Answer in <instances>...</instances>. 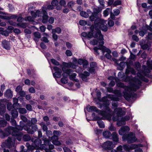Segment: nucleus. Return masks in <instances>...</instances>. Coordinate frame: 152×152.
Instances as JSON below:
<instances>
[{
	"instance_id": "obj_1",
	"label": "nucleus",
	"mask_w": 152,
	"mask_h": 152,
	"mask_svg": "<svg viewBox=\"0 0 152 152\" xmlns=\"http://www.w3.org/2000/svg\"><path fill=\"white\" fill-rule=\"evenodd\" d=\"M5 131L7 132L6 134L3 133V136L0 135L1 137L4 138L5 137L7 136L10 134L11 133L14 137H8L4 142L2 143L1 145L2 148L7 147L10 148L14 146L16 139L19 141L21 140L23 134L21 132L16 130L15 128L9 126L5 129Z\"/></svg>"
},
{
	"instance_id": "obj_2",
	"label": "nucleus",
	"mask_w": 152,
	"mask_h": 152,
	"mask_svg": "<svg viewBox=\"0 0 152 152\" xmlns=\"http://www.w3.org/2000/svg\"><path fill=\"white\" fill-rule=\"evenodd\" d=\"M141 85V83L140 81H138V84L135 86V85L133 84L131 85L130 87L125 86L124 83L121 82H118L116 85L118 87L124 88L126 91L124 93V98L127 100H129L131 98H132L135 97L136 95L134 93L132 92V91H135L137 90L139 88Z\"/></svg>"
},
{
	"instance_id": "obj_3",
	"label": "nucleus",
	"mask_w": 152,
	"mask_h": 152,
	"mask_svg": "<svg viewBox=\"0 0 152 152\" xmlns=\"http://www.w3.org/2000/svg\"><path fill=\"white\" fill-rule=\"evenodd\" d=\"M109 104L104 106L103 109L105 111H101L98 110L94 106H91L87 109L88 111H95L99 113V114L103 116L104 118L108 119H110L113 114V112L108 107Z\"/></svg>"
},
{
	"instance_id": "obj_4",
	"label": "nucleus",
	"mask_w": 152,
	"mask_h": 152,
	"mask_svg": "<svg viewBox=\"0 0 152 152\" xmlns=\"http://www.w3.org/2000/svg\"><path fill=\"white\" fill-rule=\"evenodd\" d=\"M20 125L18 126L15 128L16 130L21 131L23 129L28 133L32 134L38 129L37 126L31 125L29 121L26 124L22 121H20Z\"/></svg>"
},
{
	"instance_id": "obj_5",
	"label": "nucleus",
	"mask_w": 152,
	"mask_h": 152,
	"mask_svg": "<svg viewBox=\"0 0 152 152\" xmlns=\"http://www.w3.org/2000/svg\"><path fill=\"white\" fill-rule=\"evenodd\" d=\"M95 33L93 32V37L97 38L99 41L93 39L91 41V44L93 45H96L100 46H102L104 44L103 35L101 34L100 31L98 29V28H97V29L95 31Z\"/></svg>"
},
{
	"instance_id": "obj_6",
	"label": "nucleus",
	"mask_w": 152,
	"mask_h": 152,
	"mask_svg": "<svg viewBox=\"0 0 152 152\" xmlns=\"http://www.w3.org/2000/svg\"><path fill=\"white\" fill-rule=\"evenodd\" d=\"M122 139L124 141H127L129 143H134L136 141L137 139L135 135L132 132L129 134L124 135L122 137Z\"/></svg>"
},
{
	"instance_id": "obj_7",
	"label": "nucleus",
	"mask_w": 152,
	"mask_h": 152,
	"mask_svg": "<svg viewBox=\"0 0 152 152\" xmlns=\"http://www.w3.org/2000/svg\"><path fill=\"white\" fill-rule=\"evenodd\" d=\"M94 49L95 52L97 53L98 55L99 54L98 52V50H101L102 51L103 54H104L105 52H106L107 53L105 55V57L108 59H110L111 58V56L110 54L111 53V50L109 49L106 48V47L103 46L102 48H97L96 47H95Z\"/></svg>"
},
{
	"instance_id": "obj_8",
	"label": "nucleus",
	"mask_w": 152,
	"mask_h": 152,
	"mask_svg": "<svg viewBox=\"0 0 152 152\" xmlns=\"http://www.w3.org/2000/svg\"><path fill=\"white\" fill-rule=\"evenodd\" d=\"M126 65L127 66V68L126 70L125 73L126 75L129 74L130 73L133 75H135L136 72L134 69L130 67V66L128 64H126L124 62H121L120 63V66L122 69H124L126 66Z\"/></svg>"
},
{
	"instance_id": "obj_9",
	"label": "nucleus",
	"mask_w": 152,
	"mask_h": 152,
	"mask_svg": "<svg viewBox=\"0 0 152 152\" xmlns=\"http://www.w3.org/2000/svg\"><path fill=\"white\" fill-rule=\"evenodd\" d=\"M114 111L116 113L117 116L113 117V120L114 121H118L119 117H121L126 114V112L123 110L120 107L115 109Z\"/></svg>"
},
{
	"instance_id": "obj_10",
	"label": "nucleus",
	"mask_w": 152,
	"mask_h": 152,
	"mask_svg": "<svg viewBox=\"0 0 152 152\" xmlns=\"http://www.w3.org/2000/svg\"><path fill=\"white\" fill-rule=\"evenodd\" d=\"M124 81L125 82H134V83L132 84L131 85H132L133 84H135V86L137 85L138 84V81H141L139 80L136 77H133L132 75L130 76H127L126 77H124L123 79Z\"/></svg>"
},
{
	"instance_id": "obj_11",
	"label": "nucleus",
	"mask_w": 152,
	"mask_h": 152,
	"mask_svg": "<svg viewBox=\"0 0 152 152\" xmlns=\"http://www.w3.org/2000/svg\"><path fill=\"white\" fill-rule=\"evenodd\" d=\"M31 14L32 17L28 16L27 17V20L29 21H33L34 19L37 17L42 16V13L39 10L35 12L34 11H31Z\"/></svg>"
},
{
	"instance_id": "obj_12",
	"label": "nucleus",
	"mask_w": 152,
	"mask_h": 152,
	"mask_svg": "<svg viewBox=\"0 0 152 152\" xmlns=\"http://www.w3.org/2000/svg\"><path fill=\"white\" fill-rule=\"evenodd\" d=\"M91 29L92 32H89L88 33L86 32H83L81 34V35L83 37H88V38H91L93 37V32H94V30H96L97 29L96 27H94V26H92L91 27Z\"/></svg>"
},
{
	"instance_id": "obj_13",
	"label": "nucleus",
	"mask_w": 152,
	"mask_h": 152,
	"mask_svg": "<svg viewBox=\"0 0 152 152\" xmlns=\"http://www.w3.org/2000/svg\"><path fill=\"white\" fill-rule=\"evenodd\" d=\"M102 147L104 150H109L113 148L115 146L112 141H108L104 142L102 145Z\"/></svg>"
},
{
	"instance_id": "obj_14",
	"label": "nucleus",
	"mask_w": 152,
	"mask_h": 152,
	"mask_svg": "<svg viewBox=\"0 0 152 152\" xmlns=\"http://www.w3.org/2000/svg\"><path fill=\"white\" fill-rule=\"evenodd\" d=\"M46 9L47 8L46 7H44L42 11H40L42 13V22L44 23H47L48 20V17L46 10Z\"/></svg>"
},
{
	"instance_id": "obj_15",
	"label": "nucleus",
	"mask_w": 152,
	"mask_h": 152,
	"mask_svg": "<svg viewBox=\"0 0 152 152\" xmlns=\"http://www.w3.org/2000/svg\"><path fill=\"white\" fill-rule=\"evenodd\" d=\"M99 22L98 23L94 24L95 26H97L99 28H101L102 30L106 31L107 30V26L104 24V21L102 19H99Z\"/></svg>"
},
{
	"instance_id": "obj_16",
	"label": "nucleus",
	"mask_w": 152,
	"mask_h": 152,
	"mask_svg": "<svg viewBox=\"0 0 152 152\" xmlns=\"http://www.w3.org/2000/svg\"><path fill=\"white\" fill-rule=\"evenodd\" d=\"M55 72L53 73V77H54L60 78L61 76V73L62 72L61 70L56 66L53 67Z\"/></svg>"
},
{
	"instance_id": "obj_17",
	"label": "nucleus",
	"mask_w": 152,
	"mask_h": 152,
	"mask_svg": "<svg viewBox=\"0 0 152 152\" xmlns=\"http://www.w3.org/2000/svg\"><path fill=\"white\" fill-rule=\"evenodd\" d=\"M130 119V116H126L121 118V120L118 121L117 122V125L118 126H121L124 125L126 124V121H127Z\"/></svg>"
},
{
	"instance_id": "obj_18",
	"label": "nucleus",
	"mask_w": 152,
	"mask_h": 152,
	"mask_svg": "<svg viewBox=\"0 0 152 152\" xmlns=\"http://www.w3.org/2000/svg\"><path fill=\"white\" fill-rule=\"evenodd\" d=\"M130 130V128L127 126H124L122 127L119 130L118 132L120 135H124V134L126 132H128Z\"/></svg>"
},
{
	"instance_id": "obj_19",
	"label": "nucleus",
	"mask_w": 152,
	"mask_h": 152,
	"mask_svg": "<svg viewBox=\"0 0 152 152\" xmlns=\"http://www.w3.org/2000/svg\"><path fill=\"white\" fill-rule=\"evenodd\" d=\"M1 45L3 48L7 50H10L11 48V45L10 42L6 40L2 41Z\"/></svg>"
},
{
	"instance_id": "obj_20",
	"label": "nucleus",
	"mask_w": 152,
	"mask_h": 152,
	"mask_svg": "<svg viewBox=\"0 0 152 152\" xmlns=\"http://www.w3.org/2000/svg\"><path fill=\"white\" fill-rule=\"evenodd\" d=\"M32 142L31 145L35 148H40V147L41 145L42 141L39 139H36L34 142H33V141Z\"/></svg>"
},
{
	"instance_id": "obj_21",
	"label": "nucleus",
	"mask_w": 152,
	"mask_h": 152,
	"mask_svg": "<svg viewBox=\"0 0 152 152\" xmlns=\"http://www.w3.org/2000/svg\"><path fill=\"white\" fill-rule=\"evenodd\" d=\"M90 74L89 72L85 71L83 73H82L80 75V76L83 81H87L88 80L87 77L89 76Z\"/></svg>"
},
{
	"instance_id": "obj_22",
	"label": "nucleus",
	"mask_w": 152,
	"mask_h": 152,
	"mask_svg": "<svg viewBox=\"0 0 152 152\" xmlns=\"http://www.w3.org/2000/svg\"><path fill=\"white\" fill-rule=\"evenodd\" d=\"M34 39L36 42L38 41L39 39L41 38V35L40 33L38 32H35L34 33Z\"/></svg>"
},
{
	"instance_id": "obj_23",
	"label": "nucleus",
	"mask_w": 152,
	"mask_h": 152,
	"mask_svg": "<svg viewBox=\"0 0 152 152\" xmlns=\"http://www.w3.org/2000/svg\"><path fill=\"white\" fill-rule=\"evenodd\" d=\"M5 96L8 98H10L12 97V92L10 89L7 90L4 94Z\"/></svg>"
},
{
	"instance_id": "obj_24",
	"label": "nucleus",
	"mask_w": 152,
	"mask_h": 152,
	"mask_svg": "<svg viewBox=\"0 0 152 152\" xmlns=\"http://www.w3.org/2000/svg\"><path fill=\"white\" fill-rule=\"evenodd\" d=\"M112 140L113 141L115 142H118V141L119 138L118 135L117 133L114 132H113L111 135Z\"/></svg>"
},
{
	"instance_id": "obj_25",
	"label": "nucleus",
	"mask_w": 152,
	"mask_h": 152,
	"mask_svg": "<svg viewBox=\"0 0 152 152\" xmlns=\"http://www.w3.org/2000/svg\"><path fill=\"white\" fill-rule=\"evenodd\" d=\"M103 135L104 137L107 138H110L112 134L108 131H104L103 132Z\"/></svg>"
},
{
	"instance_id": "obj_26",
	"label": "nucleus",
	"mask_w": 152,
	"mask_h": 152,
	"mask_svg": "<svg viewBox=\"0 0 152 152\" xmlns=\"http://www.w3.org/2000/svg\"><path fill=\"white\" fill-rule=\"evenodd\" d=\"M40 148L42 150H45L46 152H51V151L48 148V145L46 144H41Z\"/></svg>"
},
{
	"instance_id": "obj_27",
	"label": "nucleus",
	"mask_w": 152,
	"mask_h": 152,
	"mask_svg": "<svg viewBox=\"0 0 152 152\" xmlns=\"http://www.w3.org/2000/svg\"><path fill=\"white\" fill-rule=\"evenodd\" d=\"M142 146V145L140 144L138 145L136 144H132L130 145V150L134 149H135L137 147Z\"/></svg>"
},
{
	"instance_id": "obj_28",
	"label": "nucleus",
	"mask_w": 152,
	"mask_h": 152,
	"mask_svg": "<svg viewBox=\"0 0 152 152\" xmlns=\"http://www.w3.org/2000/svg\"><path fill=\"white\" fill-rule=\"evenodd\" d=\"M97 15L94 13H92V15L89 17L90 20L91 21H94L96 20L97 18Z\"/></svg>"
},
{
	"instance_id": "obj_29",
	"label": "nucleus",
	"mask_w": 152,
	"mask_h": 152,
	"mask_svg": "<svg viewBox=\"0 0 152 152\" xmlns=\"http://www.w3.org/2000/svg\"><path fill=\"white\" fill-rule=\"evenodd\" d=\"M11 115L12 117L14 118H16L18 115V113L16 110L14 109L12 110L11 112Z\"/></svg>"
},
{
	"instance_id": "obj_30",
	"label": "nucleus",
	"mask_w": 152,
	"mask_h": 152,
	"mask_svg": "<svg viewBox=\"0 0 152 152\" xmlns=\"http://www.w3.org/2000/svg\"><path fill=\"white\" fill-rule=\"evenodd\" d=\"M107 96L109 98L111 99L113 101H119V99L117 97H115V95H113L110 94L108 95Z\"/></svg>"
},
{
	"instance_id": "obj_31",
	"label": "nucleus",
	"mask_w": 152,
	"mask_h": 152,
	"mask_svg": "<svg viewBox=\"0 0 152 152\" xmlns=\"http://www.w3.org/2000/svg\"><path fill=\"white\" fill-rule=\"evenodd\" d=\"M61 28L59 27H57L55 29H52V33H57L58 34L61 33Z\"/></svg>"
},
{
	"instance_id": "obj_32",
	"label": "nucleus",
	"mask_w": 152,
	"mask_h": 152,
	"mask_svg": "<svg viewBox=\"0 0 152 152\" xmlns=\"http://www.w3.org/2000/svg\"><path fill=\"white\" fill-rule=\"evenodd\" d=\"M6 110V107L5 106H1L0 107V115H3L5 113Z\"/></svg>"
},
{
	"instance_id": "obj_33",
	"label": "nucleus",
	"mask_w": 152,
	"mask_h": 152,
	"mask_svg": "<svg viewBox=\"0 0 152 152\" xmlns=\"http://www.w3.org/2000/svg\"><path fill=\"white\" fill-rule=\"evenodd\" d=\"M77 75V74L75 73H74L72 74L71 75L69 76V79L72 80H75L76 82L78 81V80L77 79H75V78Z\"/></svg>"
},
{
	"instance_id": "obj_34",
	"label": "nucleus",
	"mask_w": 152,
	"mask_h": 152,
	"mask_svg": "<svg viewBox=\"0 0 152 152\" xmlns=\"http://www.w3.org/2000/svg\"><path fill=\"white\" fill-rule=\"evenodd\" d=\"M23 139L25 141H29L31 140V137L28 134H26L23 136Z\"/></svg>"
},
{
	"instance_id": "obj_35",
	"label": "nucleus",
	"mask_w": 152,
	"mask_h": 152,
	"mask_svg": "<svg viewBox=\"0 0 152 152\" xmlns=\"http://www.w3.org/2000/svg\"><path fill=\"white\" fill-rule=\"evenodd\" d=\"M134 67L137 70H139L140 69L141 65L139 62H136L135 63Z\"/></svg>"
},
{
	"instance_id": "obj_36",
	"label": "nucleus",
	"mask_w": 152,
	"mask_h": 152,
	"mask_svg": "<svg viewBox=\"0 0 152 152\" xmlns=\"http://www.w3.org/2000/svg\"><path fill=\"white\" fill-rule=\"evenodd\" d=\"M7 122L4 120H0V127H4L7 125Z\"/></svg>"
},
{
	"instance_id": "obj_37",
	"label": "nucleus",
	"mask_w": 152,
	"mask_h": 152,
	"mask_svg": "<svg viewBox=\"0 0 152 152\" xmlns=\"http://www.w3.org/2000/svg\"><path fill=\"white\" fill-rule=\"evenodd\" d=\"M18 111L20 113L22 114H26L27 111L25 108H20L18 109Z\"/></svg>"
},
{
	"instance_id": "obj_38",
	"label": "nucleus",
	"mask_w": 152,
	"mask_h": 152,
	"mask_svg": "<svg viewBox=\"0 0 152 152\" xmlns=\"http://www.w3.org/2000/svg\"><path fill=\"white\" fill-rule=\"evenodd\" d=\"M97 123L99 127L101 128H104L105 127V125L103 121L100 120H98L97 121Z\"/></svg>"
},
{
	"instance_id": "obj_39",
	"label": "nucleus",
	"mask_w": 152,
	"mask_h": 152,
	"mask_svg": "<svg viewBox=\"0 0 152 152\" xmlns=\"http://www.w3.org/2000/svg\"><path fill=\"white\" fill-rule=\"evenodd\" d=\"M62 70L63 72L66 71L67 73L68 74V75H70V74H71V72H72V70L71 69H67L66 70L65 68L64 67H62Z\"/></svg>"
},
{
	"instance_id": "obj_40",
	"label": "nucleus",
	"mask_w": 152,
	"mask_h": 152,
	"mask_svg": "<svg viewBox=\"0 0 152 152\" xmlns=\"http://www.w3.org/2000/svg\"><path fill=\"white\" fill-rule=\"evenodd\" d=\"M80 15L82 16L85 18H87L89 16V15H88V13L84 11L81 12H80Z\"/></svg>"
},
{
	"instance_id": "obj_41",
	"label": "nucleus",
	"mask_w": 152,
	"mask_h": 152,
	"mask_svg": "<svg viewBox=\"0 0 152 152\" xmlns=\"http://www.w3.org/2000/svg\"><path fill=\"white\" fill-rule=\"evenodd\" d=\"M41 126L42 127V129L44 131H48V128L47 126L45 125L44 123H42L40 124Z\"/></svg>"
},
{
	"instance_id": "obj_42",
	"label": "nucleus",
	"mask_w": 152,
	"mask_h": 152,
	"mask_svg": "<svg viewBox=\"0 0 152 152\" xmlns=\"http://www.w3.org/2000/svg\"><path fill=\"white\" fill-rule=\"evenodd\" d=\"M51 61L54 65L58 66L59 65V62L54 59H51Z\"/></svg>"
},
{
	"instance_id": "obj_43",
	"label": "nucleus",
	"mask_w": 152,
	"mask_h": 152,
	"mask_svg": "<svg viewBox=\"0 0 152 152\" xmlns=\"http://www.w3.org/2000/svg\"><path fill=\"white\" fill-rule=\"evenodd\" d=\"M51 138V140L53 141L52 142L54 144H55L54 143V141L55 142L57 141L58 140V137L56 135H54L53 136H52Z\"/></svg>"
},
{
	"instance_id": "obj_44",
	"label": "nucleus",
	"mask_w": 152,
	"mask_h": 152,
	"mask_svg": "<svg viewBox=\"0 0 152 152\" xmlns=\"http://www.w3.org/2000/svg\"><path fill=\"white\" fill-rule=\"evenodd\" d=\"M113 93L119 96H121V92L120 91L118 90H114Z\"/></svg>"
},
{
	"instance_id": "obj_45",
	"label": "nucleus",
	"mask_w": 152,
	"mask_h": 152,
	"mask_svg": "<svg viewBox=\"0 0 152 152\" xmlns=\"http://www.w3.org/2000/svg\"><path fill=\"white\" fill-rule=\"evenodd\" d=\"M7 109L9 111L12 110L13 109V107L12 104L10 103H9L7 104Z\"/></svg>"
},
{
	"instance_id": "obj_46",
	"label": "nucleus",
	"mask_w": 152,
	"mask_h": 152,
	"mask_svg": "<svg viewBox=\"0 0 152 152\" xmlns=\"http://www.w3.org/2000/svg\"><path fill=\"white\" fill-rule=\"evenodd\" d=\"M147 64L148 67L151 69H152V61H147Z\"/></svg>"
},
{
	"instance_id": "obj_47",
	"label": "nucleus",
	"mask_w": 152,
	"mask_h": 152,
	"mask_svg": "<svg viewBox=\"0 0 152 152\" xmlns=\"http://www.w3.org/2000/svg\"><path fill=\"white\" fill-rule=\"evenodd\" d=\"M123 148L125 151H129L130 150V145H129L125 144L123 145Z\"/></svg>"
},
{
	"instance_id": "obj_48",
	"label": "nucleus",
	"mask_w": 152,
	"mask_h": 152,
	"mask_svg": "<svg viewBox=\"0 0 152 152\" xmlns=\"http://www.w3.org/2000/svg\"><path fill=\"white\" fill-rule=\"evenodd\" d=\"M20 118L23 121H21L23 122L25 124H26V123L27 122L28 120L24 116L21 115L20 116Z\"/></svg>"
},
{
	"instance_id": "obj_49",
	"label": "nucleus",
	"mask_w": 152,
	"mask_h": 152,
	"mask_svg": "<svg viewBox=\"0 0 152 152\" xmlns=\"http://www.w3.org/2000/svg\"><path fill=\"white\" fill-rule=\"evenodd\" d=\"M90 68L95 69L97 66V64L96 62H92L90 64Z\"/></svg>"
},
{
	"instance_id": "obj_50",
	"label": "nucleus",
	"mask_w": 152,
	"mask_h": 152,
	"mask_svg": "<svg viewBox=\"0 0 152 152\" xmlns=\"http://www.w3.org/2000/svg\"><path fill=\"white\" fill-rule=\"evenodd\" d=\"M46 134L47 136L49 138H51L52 137V133L51 131L50 130L46 131Z\"/></svg>"
},
{
	"instance_id": "obj_51",
	"label": "nucleus",
	"mask_w": 152,
	"mask_h": 152,
	"mask_svg": "<svg viewBox=\"0 0 152 152\" xmlns=\"http://www.w3.org/2000/svg\"><path fill=\"white\" fill-rule=\"evenodd\" d=\"M26 107L27 110L29 111L32 110V107L30 104H27L26 106Z\"/></svg>"
},
{
	"instance_id": "obj_52",
	"label": "nucleus",
	"mask_w": 152,
	"mask_h": 152,
	"mask_svg": "<svg viewBox=\"0 0 152 152\" xmlns=\"http://www.w3.org/2000/svg\"><path fill=\"white\" fill-rule=\"evenodd\" d=\"M79 23L80 25L84 26L87 24V22L84 20H80L79 22Z\"/></svg>"
},
{
	"instance_id": "obj_53",
	"label": "nucleus",
	"mask_w": 152,
	"mask_h": 152,
	"mask_svg": "<svg viewBox=\"0 0 152 152\" xmlns=\"http://www.w3.org/2000/svg\"><path fill=\"white\" fill-rule=\"evenodd\" d=\"M58 4V2L57 0H53L51 2L52 5L54 7L57 5Z\"/></svg>"
},
{
	"instance_id": "obj_54",
	"label": "nucleus",
	"mask_w": 152,
	"mask_h": 152,
	"mask_svg": "<svg viewBox=\"0 0 152 152\" xmlns=\"http://www.w3.org/2000/svg\"><path fill=\"white\" fill-rule=\"evenodd\" d=\"M132 38L133 40L135 41L136 42H138L139 40V39L138 37L137 36L135 35H132Z\"/></svg>"
},
{
	"instance_id": "obj_55",
	"label": "nucleus",
	"mask_w": 152,
	"mask_h": 152,
	"mask_svg": "<svg viewBox=\"0 0 152 152\" xmlns=\"http://www.w3.org/2000/svg\"><path fill=\"white\" fill-rule=\"evenodd\" d=\"M37 120L35 118H32L31 120V122L32 124H34L37 123Z\"/></svg>"
},
{
	"instance_id": "obj_56",
	"label": "nucleus",
	"mask_w": 152,
	"mask_h": 152,
	"mask_svg": "<svg viewBox=\"0 0 152 152\" xmlns=\"http://www.w3.org/2000/svg\"><path fill=\"white\" fill-rule=\"evenodd\" d=\"M88 70L89 71V73H95V69L94 68H90L88 69Z\"/></svg>"
},
{
	"instance_id": "obj_57",
	"label": "nucleus",
	"mask_w": 152,
	"mask_h": 152,
	"mask_svg": "<svg viewBox=\"0 0 152 152\" xmlns=\"http://www.w3.org/2000/svg\"><path fill=\"white\" fill-rule=\"evenodd\" d=\"M121 1L120 0H117L115 1L113 3V5L114 6H115L117 5H120L121 4Z\"/></svg>"
},
{
	"instance_id": "obj_58",
	"label": "nucleus",
	"mask_w": 152,
	"mask_h": 152,
	"mask_svg": "<svg viewBox=\"0 0 152 152\" xmlns=\"http://www.w3.org/2000/svg\"><path fill=\"white\" fill-rule=\"evenodd\" d=\"M108 24L110 27L113 26L114 25V22L112 20H109L108 22Z\"/></svg>"
},
{
	"instance_id": "obj_59",
	"label": "nucleus",
	"mask_w": 152,
	"mask_h": 152,
	"mask_svg": "<svg viewBox=\"0 0 152 152\" xmlns=\"http://www.w3.org/2000/svg\"><path fill=\"white\" fill-rule=\"evenodd\" d=\"M61 133V132L57 130H55L53 132L54 135L57 136L60 135Z\"/></svg>"
},
{
	"instance_id": "obj_60",
	"label": "nucleus",
	"mask_w": 152,
	"mask_h": 152,
	"mask_svg": "<svg viewBox=\"0 0 152 152\" xmlns=\"http://www.w3.org/2000/svg\"><path fill=\"white\" fill-rule=\"evenodd\" d=\"M3 117L7 121H9L10 119V115L7 114H5Z\"/></svg>"
},
{
	"instance_id": "obj_61",
	"label": "nucleus",
	"mask_w": 152,
	"mask_h": 152,
	"mask_svg": "<svg viewBox=\"0 0 152 152\" xmlns=\"http://www.w3.org/2000/svg\"><path fill=\"white\" fill-rule=\"evenodd\" d=\"M61 82L64 84L67 83L68 82L67 80L65 78H62L61 79Z\"/></svg>"
},
{
	"instance_id": "obj_62",
	"label": "nucleus",
	"mask_w": 152,
	"mask_h": 152,
	"mask_svg": "<svg viewBox=\"0 0 152 152\" xmlns=\"http://www.w3.org/2000/svg\"><path fill=\"white\" fill-rule=\"evenodd\" d=\"M83 68H86L88 65V61L86 60L84 61V62L83 63Z\"/></svg>"
},
{
	"instance_id": "obj_63",
	"label": "nucleus",
	"mask_w": 152,
	"mask_h": 152,
	"mask_svg": "<svg viewBox=\"0 0 152 152\" xmlns=\"http://www.w3.org/2000/svg\"><path fill=\"white\" fill-rule=\"evenodd\" d=\"M63 149L64 152H72L69 148L66 147H64Z\"/></svg>"
},
{
	"instance_id": "obj_64",
	"label": "nucleus",
	"mask_w": 152,
	"mask_h": 152,
	"mask_svg": "<svg viewBox=\"0 0 152 152\" xmlns=\"http://www.w3.org/2000/svg\"><path fill=\"white\" fill-rule=\"evenodd\" d=\"M120 13V10L118 9L114 10V14L115 16L118 15Z\"/></svg>"
}]
</instances>
